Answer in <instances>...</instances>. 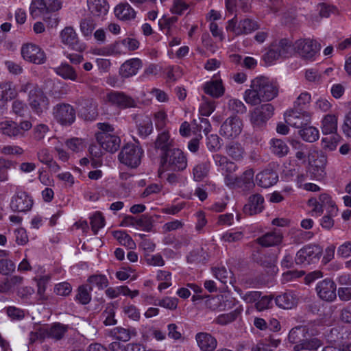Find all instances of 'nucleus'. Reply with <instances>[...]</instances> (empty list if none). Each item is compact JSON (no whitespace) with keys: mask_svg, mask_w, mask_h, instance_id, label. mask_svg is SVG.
<instances>
[{"mask_svg":"<svg viewBox=\"0 0 351 351\" xmlns=\"http://www.w3.org/2000/svg\"><path fill=\"white\" fill-rule=\"evenodd\" d=\"M90 225L94 234L96 235L99 230L105 226V219L101 213L97 212L90 217Z\"/></svg>","mask_w":351,"mask_h":351,"instance_id":"56","label":"nucleus"},{"mask_svg":"<svg viewBox=\"0 0 351 351\" xmlns=\"http://www.w3.org/2000/svg\"><path fill=\"white\" fill-rule=\"evenodd\" d=\"M113 237L119 242L121 245H124L130 249H132L136 246V244L132 237L124 231H114Z\"/></svg>","mask_w":351,"mask_h":351,"instance_id":"48","label":"nucleus"},{"mask_svg":"<svg viewBox=\"0 0 351 351\" xmlns=\"http://www.w3.org/2000/svg\"><path fill=\"white\" fill-rule=\"evenodd\" d=\"M298 295L293 291H287L275 299L276 304L283 309H291L298 303Z\"/></svg>","mask_w":351,"mask_h":351,"instance_id":"24","label":"nucleus"},{"mask_svg":"<svg viewBox=\"0 0 351 351\" xmlns=\"http://www.w3.org/2000/svg\"><path fill=\"white\" fill-rule=\"evenodd\" d=\"M144 259L146 264L149 266L162 267L165 264V261L159 253L155 254H145L144 255Z\"/></svg>","mask_w":351,"mask_h":351,"instance_id":"55","label":"nucleus"},{"mask_svg":"<svg viewBox=\"0 0 351 351\" xmlns=\"http://www.w3.org/2000/svg\"><path fill=\"white\" fill-rule=\"evenodd\" d=\"M210 166L207 162H202L196 165L193 169V179L196 182H200L208 174Z\"/></svg>","mask_w":351,"mask_h":351,"instance_id":"46","label":"nucleus"},{"mask_svg":"<svg viewBox=\"0 0 351 351\" xmlns=\"http://www.w3.org/2000/svg\"><path fill=\"white\" fill-rule=\"evenodd\" d=\"M258 28V23L248 18L238 21L237 18L234 17L228 21L226 26L227 31L232 32L236 36L249 34Z\"/></svg>","mask_w":351,"mask_h":351,"instance_id":"10","label":"nucleus"},{"mask_svg":"<svg viewBox=\"0 0 351 351\" xmlns=\"http://www.w3.org/2000/svg\"><path fill=\"white\" fill-rule=\"evenodd\" d=\"M228 107L229 110L234 114H243L247 110L245 104L237 99H230L228 101Z\"/></svg>","mask_w":351,"mask_h":351,"instance_id":"60","label":"nucleus"},{"mask_svg":"<svg viewBox=\"0 0 351 351\" xmlns=\"http://www.w3.org/2000/svg\"><path fill=\"white\" fill-rule=\"evenodd\" d=\"M114 12L117 19L123 21L134 19L136 14L134 9L126 1L117 5Z\"/></svg>","mask_w":351,"mask_h":351,"instance_id":"27","label":"nucleus"},{"mask_svg":"<svg viewBox=\"0 0 351 351\" xmlns=\"http://www.w3.org/2000/svg\"><path fill=\"white\" fill-rule=\"evenodd\" d=\"M284 235L278 229L269 231L256 240V243L264 247L278 246L282 243Z\"/></svg>","mask_w":351,"mask_h":351,"instance_id":"20","label":"nucleus"},{"mask_svg":"<svg viewBox=\"0 0 351 351\" xmlns=\"http://www.w3.org/2000/svg\"><path fill=\"white\" fill-rule=\"evenodd\" d=\"M292 47V43L287 38L274 41L269 45L263 59L267 64H271L280 58L291 56Z\"/></svg>","mask_w":351,"mask_h":351,"instance_id":"4","label":"nucleus"},{"mask_svg":"<svg viewBox=\"0 0 351 351\" xmlns=\"http://www.w3.org/2000/svg\"><path fill=\"white\" fill-rule=\"evenodd\" d=\"M152 117L157 130H164L169 123L167 112L164 109H159L154 112Z\"/></svg>","mask_w":351,"mask_h":351,"instance_id":"43","label":"nucleus"},{"mask_svg":"<svg viewBox=\"0 0 351 351\" xmlns=\"http://www.w3.org/2000/svg\"><path fill=\"white\" fill-rule=\"evenodd\" d=\"M215 165L219 168L223 175L233 173L238 169L237 165L229 160L226 156L215 154L214 156Z\"/></svg>","mask_w":351,"mask_h":351,"instance_id":"29","label":"nucleus"},{"mask_svg":"<svg viewBox=\"0 0 351 351\" xmlns=\"http://www.w3.org/2000/svg\"><path fill=\"white\" fill-rule=\"evenodd\" d=\"M89 285L90 290H93V287L98 289H104L108 286V280L105 275L97 274L90 276L87 280Z\"/></svg>","mask_w":351,"mask_h":351,"instance_id":"44","label":"nucleus"},{"mask_svg":"<svg viewBox=\"0 0 351 351\" xmlns=\"http://www.w3.org/2000/svg\"><path fill=\"white\" fill-rule=\"evenodd\" d=\"M32 198L25 191H17L12 197L10 206L12 211L26 213L33 206Z\"/></svg>","mask_w":351,"mask_h":351,"instance_id":"16","label":"nucleus"},{"mask_svg":"<svg viewBox=\"0 0 351 351\" xmlns=\"http://www.w3.org/2000/svg\"><path fill=\"white\" fill-rule=\"evenodd\" d=\"M15 95V90L10 82H0V99L6 101L12 99Z\"/></svg>","mask_w":351,"mask_h":351,"instance_id":"47","label":"nucleus"},{"mask_svg":"<svg viewBox=\"0 0 351 351\" xmlns=\"http://www.w3.org/2000/svg\"><path fill=\"white\" fill-rule=\"evenodd\" d=\"M215 101L203 96L202 101L199 107V112L202 116L208 117L215 110Z\"/></svg>","mask_w":351,"mask_h":351,"instance_id":"49","label":"nucleus"},{"mask_svg":"<svg viewBox=\"0 0 351 351\" xmlns=\"http://www.w3.org/2000/svg\"><path fill=\"white\" fill-rule=\"evenodd\" d=\"M227 154L236 161L243 158L245 151L242 145L237 142H232L226 145Z\"/></svg>","mask_w":351,"mask_h":351,"instance_id":"40","label":"nucleus"},{"mask_svg":"<svg viewBox=\"0 0 351 351\" xmlns=\"http://www.w3.org/2000/svg\"><path fill=\"white\" fill-rule=\"evenodd\" d=\"M178 19V17L174 16H163L158 21L159 27L166 35L171 36L173 34V32L176 28Z\"/></svg>","mask_w":351,"mask_h":351,"instance_id":"33","label":"nucleus"},{"mask_svg":"<svg viewBox=\"0 0 351 351\" xmlns=\"http://www.w3.org/2000/svg\"><path fill=\"white\" fill-rule=\"evenodd\" d=\"M203 89L206 94L213 98H219L223 95L225 88L222 80L217 77H213L210 81L203 85Z\"/></svg>","mask_w":351,"mask_h":351,"instance_id":"26","label":"nucleus"},{"mask_svg":"<svg viewBox=\"0 0 351 351\" xmlns=\"http://www.w3.org/2000/svg\"><path fill=\"white\" fill-rule=\"evenodd\" d=\"M54 72L64 80L76 81L77 75L75 70L67 63H62L59 66L53 69Z\"/></svg>","mask_w":351,"mask_h":351,"instance_id":"36","label":"nucleus"},{"mask_svg":"<svg viewBox=\"0 0 351 351\" xmlns=\"http://www.w3.org/2000/svg\"><path fill=\"white\" fill-rule=\"evenodd\" d=\"M28 102L32 110L38 116L47 112L49 107V99L40 88L31 89Z\"/></svg>","mask_w":351,"mask_h":351,"instance_id":"11","label":"nucleus"},{"mask_svg":"<svg viewBox=\"0 0 351 351\" xmlns=\"http://www.w3.org/2000/svg\"><path fill=\"white\" fill-rule=\"evenodd\" d=\"M242 129V121L238 117H230L222 123L219 133L226 138L233 139L239 136Z\"/></svg>","mask_w":351,"mask_h":351,"instance_id":"14","label":"nucleus"},{"mask_svg":"<svg viewBox=\"0 0 351 351\" xmlns=\"http://www.w3.org/2000/svg\"><path fill=\"white\" fill-rule=\"evenodd\" d=\"M237 292L239 293L241 298L246 302V303H256L258 300L260 299L261 295V293L257 291H250L246 293H243L241 290H237Z\"/></svg>","mask_w":351,"mask_h":351,"instance_id":"62","label":"nucleus"},{"mask_svg":"<svg viewBox=\"0 0 351 351\" xmlns=\"http://www.w3.org/2000/svg\"><path fill=\"white\" fill-rule=\"evenodd\" d=\"M274 107L265 104L254 108L250 112V119L254 127H261L273 116Z\"/></svg>","mask_w":351,"mask_h":351,"instance_id":"12","label":"nucleus"},{"mask_svg":"<svg viewBox=\"0 0 351 351\" xmlns=\"http://www.w3.org/2000/svg\"><path fill=\"white\" fill-rule=\"evenodd\" d=\"M311 121V114L306 110H291L286 117V122L291 126L301 129L309 125Z\"/></svg>","mask_w":351,"mask_h":351,"instance_id":"19","label":"nucleus"},{"mask_svg":"<svg viewBox=\"0 0 351 351\" xmlns=\"http://www.w3.org/2000/svg\"><path fill=\"white\" fill-rule=\"evenodd\" d=\"M153 226L154 221L151 217L143 215L139 218H137L136 228L150 232L152 230Z\"/></svg>","mask_w":351,"mask_h":351,"instance_id":"53","label":"nucleus"},{"mask_svg":"<svg viewBox=\"0 0 351 351\" xmlns=\"http://www.w3.org/2000/svg\"><path fill=\"white\" fill-rule=\"evenodd\" d=\"M45 338H47L46 327L37 326L29 334V343L32 344L37 341H43Z\"/></svg>","mask_w":351,"mask_h":351,"instance_id":"54","label":"nucleus"},{"mask_svg":"<svg viewBox=\"0 0 351 351\" xmlns=\"http://www.w3.org/2000/svg\"><path fill=\"white\" fill-rule=\"evenodd\" d=\"M187 158L178 148H173L164 153L161 158V165L158 169L160 178L167 171H182L187 167Z\"/></svg>","mask_w":351,"mask_h":351,"instance_id":"3","label":"nucleus"},{"mask_svg":"<svg viewBox=\"0 0 351 351\" xmlns=\"http://www.w3.org/2000/svg\"><path fill=\"white\" fill-rule=\"evenodd\" d=\"M264 197L258 193L253 194L248 198L243 206V213L252 216L261 213L264 208Z\"/></svg>","mask_w":351,"mask_h":351,"instance_id":"22","label":"nucleus"},{"mask_svg":"<svg viewBox=\"0 0 351 351\" xmlns=\"http://www.w3.org/2000/svg\"><path fill=\"white\" fill-rule=\"evenodd\" d=\"M88 8L94 16H105L109 10V4L106 0H87Z\"/></svg>","mask_w":351,"mask_h":351,"instance_id":"28","label":"nucleus"},{"mask_svg":"<svg viewBox=\"0 0 351 351\" xmlns=\"http://www.w3.org/2000/svg\"><path fill=\"white\" fill-rule=\"evenodd\" d=\"M153 124L150 119L143 120L137 125L138 134L142 138H146L153 132Z\"/></svg>","mask_w":351,"mask_h":351,"instance_id":"52","label":"nucleus"},{"mask_svg":"<svg viewBox=\"0 0 351 351\" xmlns=\"http://www.w3.org/2000/svg\"><path fill=\"white\" fill-rule=\"evenodd\" d=\"M278 85L268 77L259 76L251 82L250 88L245 90L243 99L251 106L260 104L263 101H269L277 97Z\"/></svg>","mask_w":351,"mask_h":351,"instance_id":"1","label":"nucleus"},{"mask_svg":"<svg viewBox=\"0 0 351 351\" xmlns=\"http://www.w3.org/2000/svg\"><path fill=\"white\" fill-rule=\"evenodd\" d=\"M339 140L340 136L338 135L323 138L322 140V145L325 150L333 151L336 149Z\"/></svg>","mask_w":351,"mask_h":351,"instance_id":"64","label":"nucleus"},{"mask_svg":"<svg viewBox=\"0 0 351 351\" xmlns=\"http://www.w3.org/2000/svg\"><path fill=\"white\" fill-rule=\"evenodd\" d=\"M60 36L62 43L69 48L80 52L85 49L84 44L80 43L77 33L72 27H64L61 31Z\"/></svg>","mask_w":351,"mask_h":351,"instance_id":"18","label":"nucleus"},{"mask_svg":"<svg viewBox=\"0 0 351 351\" xmlns=\"http://www.w3.org/2000/svg\"><path fill=\"white\" fill-rule=\"evenodd\" d=\"M143 153L139 145L128 143L122 147L118 158L120 162L125 166L136 168L141 164Z\"/></svg>","mask_w":351,"mask_h":351,"instance_id":"5","label":"nucleus"},{"mask_svg":"<svg viewBox=\"0 0 351 351\" xmlns=\"http://www.w3.org/2000/svg\"><path fill=\"white\" fill-rule=\"evenodd\" d=\"M172 143L173 141L170 138L169 132L165 130L158 134L155 141V147L165 153L171 149Z\"/></svg>","mask_w":351,"mask_h":351,"instance_id":"34","label":"nucleus"},{"mask_svg":"<svg viewBox=\"0 0 351 351\" xmlns=\"http://www.w3.org/2000/svg\"><path fill=\"white\" fill-rule=\"evenodd\" d=\"M189 7V4L185 0H173L170 11L173 14L182 15Z\"/></svg>","mask_w":351,"mask_h":351,"instance_id":"58","label":"nucleus"},{"mask_svg":"<svg viewBox=\"0 0 351 351\" xmlns=\"http://www.w3.org/2000/svg\"><path fill=\"white\" fill-rule=\"evenodd\" d=\"M52 116L56 123L62 126L68 127L75 122L76 112L71 104L61 102L53 107Z\"/></svg>","mask_w":351,"mask_h":351,"instance_id":"6","label":"nucleus"},{"mask_svg":"<svg viewBox=\"0 0 351 351\" xmlns=\"http://www.w3.org/2000/svg\"><path fill=\"white\" fill-rule=\"evenodd\" d=\"M318 297L326 302H332L337 298V285L330 279L326 278L319 281L315 288Z\"/></svg>","mask_w":351,"mask_h":351,"instance_id":"17","label":"nucleus"},{"mask_svg":"<svg viewBox=\"0 0 351 351\" xmlns=\"http://www.w3.org/2000/svg\"><path fill=\"white\" fill-rule=\"evenodd\" d=\"M69 326L60 323H55L50 327H46L47 338H52L55 340L62 339L67 332Z\"/></svg>","mask_w":351,"mask_h":351,"instance_id":"37","label":"nucleus"},{"mask_svg":"<svg viewBox=\"0 0 351 351\" xmlns=\"http://www.w3.org/2000/svg\"><path fill=\"white\" fill-rule=\"evenodd\" d=\"M21 53L25 60L34 64H41L46 61L44 51L38 45L33 43L23 45Z\"/></svg>","mask_w":351,"mask_h":351,"instance_id":"13","label":"nucleus"},{"mask_svg":"<svg viewBox=\"0 0 351 351\" xmlns=\"http://www.w3.org/2000/svg\"><path fill=\"white\" fill-rule=\"evenodd\" d=\"M107 101L112 106L121 109L135 108L137 101L124 92L111 90L106 95Z\"/></svg>","mask_w":351,"mask_h":351,"instance_id":"15","label":"nucleus"},{"mask_svg":"<svg viewBox=\"0 0 351 351\" xmlns=\"http://www.w3.org/2000/svg\"><path fill=\"white\" fill-rule=\"evenodd\" d=\"M178 299L176 298L172 297H165L158 300L157 304L155 305H158L159 306L163 307L165 308L173 311L176 310L178 307Z\"/></svg>","mask_w":351,"mask_h":351,"instance_id":"61","label":"nucleus"},{"mask_svg":"<svg viewBox=\"0 0 351 351\" xmlns=\"http://www.w3.org/2000/svg\"><path fill=\"white\" fill-rule=\"evenodd\" d=\"M97 141L107 152L114 153L120 147L121 139L115 134L106 136L104 133H96Z\"/></svg>","mask_w":351,"mask_h":351,"instance_id":"21","label":"nucleus"},{"mask_svg":"<svg viewBox=\"0 0 351 351\" xmlns=\"http://www.w3.org/2000/svg\"><path fill=\"white\" fill-rule=\"evenodd\" d=\"M310 171L316 180H322L326 174V158L323 156L319 160H315L314 163L311 165Z\"/></svg>","mask_w":351,"mask_h":351,"instance_id":"41","label":"nucleus"},{"mask_svg":"<svg viewBox=\"0 0 351 351\" xmlns=\"http://www.w3.org/2000/svg\"><path fill=\"white\" fill-rule=\"evenodd\" d=\"M311 101V94L308 92L302 93L294 102L293 109L298 110H306Z\"/></svg>","mask_w":351,"mask_h":351,"instance_id":"50","label":"nucleus"},{"mask_svg":"<svg viewBox=\"0 0 351 351\" xmlns=\"http://www.w3.org/2000/svg\"><path fill=\"white\" fill-rule=\"evenodd\" d=\"M32 128V123L28 120H23L18 123L12 120L0 122V132L5 136L12 138H22L25 132Z\"/></svg>","mask_w":351,"mask_h":351,"instance_id":"7","label":"nucleus"},{"mask_svg":"<svg viewBox=\"0 0 351 351\" xmlns=\"http://www.w3.org/2000/svg\"><path fill=\"white\" fill-rule=\"evenodd\" d=\"M308 330L305 326H298L293 328L289 332L288 341L295 344L293 351L317 350L322 345L321 341L316 339H308Z\"/></svg>","mask_w":351,"mask_h":351,"instance_id":"2","label":"nucleus"},{"mask_svg":"<svg viewBox=\"0 0 351 351\" xmlns=\"http://www.w3.org/2000/svg\"><path fill=\"white\" fill-rule=\"evenodd\" d=\"M322 254V248L317 245H306L296 254L295 263L298 265H309L319 261Z\"/></svg>","mask_w":351,"mask_h":351,"instance_id":"9","label":"nucleus"},{"mask_svg":"<svg viewBox=\"0 0 351 351\" xmlns=\"http://www.w3.org/2000/svg\"><path fill=\"white\" fill-rule=\"evenodd\" d=\"M123 312L125 316L134 321H138L141 318L139 309L134 304H128L123 306Z\"/></svg>","mask_w":351,"mask_h":351,"instance_id":"59","label":"nucleus"},{"mask_svg":"<svg viewBox=\"0 0 351 351\" xmlns=\"http://www.w3.org/2000/svg\"><path fill=\"white\" fill-rule=\"evenodd\" d=\"M96 27V23L92 19H84L80 23V30L83 36H91L93 30Z\"/></svg>","mask_w":351,"mask_h":351,"instance_id":"57","label":"nucleus"},{"mask_svg":"<svg viewBox=\"0 0 351 351\" xmlns=\"http://www.w3.org/2000/svg\"><path fill=\"white\" fill-rule=\"evenodd\" d=\"M299 135L305 141L313 143L318 140L319 132L317 128L309 125H305L299 130Z\"/></svg>","mask_w":351,"mask_h":351,"instance_id":"38","label":"nucleus"},{"mask_svg":"<svg viewBox=\"0 0 351 351\" xmlns=\"http://www.w3.org/2000/svg\"><path fill=\"white\" fill-rule=\"evenodd\" d=\"M278 180V175L271 168H267L256 176V182L262 188H269L274 185Z\"/></svg>","mask_w":351,"mask_h":351,"instance_id":"23","label":"nucleus"},{"mask_svg":"<svg viewBox=\"0 0 351 351\" xmlns=\"http://www.w3.org/2000/svg\"><path fill=\"white\" fill-rule=\"evenodd\" d=\"M294 51L300 58L306 60H314L321 46L316 40L311 38L299 39L293 45Z\"/></svg>","mask_w":351,"mask_h":351,"instance_id":"8","label":"nucleus"},{"mask_svg":"<svg viewBox=\"0 0 351 351\" xmlns=\"http://www.w3.org/2000/svg\"><path fill=\"white\" fill-rule=\"evenodd\" d=\"M338 117L334 114H328L322 121L321 129L324 135L335 134L337 131Z\"/></svg>","mask_w":351,"mask_h":351,"instance_id":"31","label":"nucleus"},{"mask_svg":"<svg viewBox=\"0 0 351 351\" xmlns=\"http://www.w3.org/2000/svg\"><path fill=\"white\" fill-rule=\"evenodd\" d=\"M136 334V332L134 328L129 329L121 326L114 327L110 332V335L112 337L123 342L128 341L132 336H135Z\"/></svg>","mask_w":351,"mask_h":351,"instance_id":"32","label":"nucleus"},{"mask_svg":"<svg viewBox=\"0 0 351 351\" xmlns=\"http://www.w3.org/2000/svg\"><path fill=\"white\" fill-rule=\"evenodd\" d=\"M48 10L43 0H32L29 7V14L33 19L44 16Z\"/></svg>","mask_w":351,"mask_h":351,"instance_id":"39","label":"nucleus"},{"mask_svg":"<svg viewBox=\"0 0 351 351\" xmlns=\"http://www.w3.org/2000/svg\"><path fill=\"white\" fill-rule=\"evenodd\" d=\"M195 340L202 351H213L217 346L216 338L208 332H197L195 335Z\"/></svg>","mask_w":351,"mask_h":351,"instance_id":"25","label":"nucleus"},{"mask_svg":"<svg viewBox=\"0 0 351 351\" xmlns=\"http://www.w3.org/2000/svg\"><path fill=\"white\" fill-rule=\"evenodd\" d=\"M254 172L252 169L245 170L242 175L238 176L239 188L243 191H249L254 186Z\"/></svg>","mask_w":351,"mask_h":351,"instance_id":"35","label":"nucleus"},{"mask_svg":"<svg viewBox=\"0 0 351 351\" xmlns=\"http://www.w3.org/2000/svg\"><path fill=\"white\" fill-rule=\"evenodd\" d=\"M66 147L75 153L83 151L85 148V143L82 138L73 137L65 141Z\"/></svg>","mask_w":351,"mask_h":351,"instance_id":"51","label":"nucleus"},{"mask_svg":"<svg viewBox=\"0 0 351 351\" xmlns=\"http://www.w3.org/2000/svg\"><path fill=\"white\" fill-rule=\"evenodd\" d=\"M142 66L141 60L133 58L125 61L120 68V74L123 77L128 78L136 75Z\"/></svg>","mask_w":351,"mask_h":351,"instance_id":"30","label":"nucleus"},{"mask_svg":"<svg viewBox=\"0 0 351 351\" xmlns=\"http://www.w3.org/2000/svg\"><path fill=\"white\" fill-rule=\"evenodd\" d=\"M273 306V298L270 295H265L260 297L257 302L255 304V308L258 311H263L268 309Z\"/></svg>","mask_w":351,"mask_h":351,"instance_id":"63","label":"nucleus"},{"mask_svg":"<svg viewBox=\"0 0 351 351\" xmlns=\"http://www.w3.org/2000/svg\"><path fill=\"white\" fill-rule=\"evenodd\" d=\"M240 313V310L235 309L230 313L221 314L214 319L213 322L221 326L229 324L236 320Z\"/></svg>","mask_w":351,"mask_h":351,"instance_id":"45","label":"nucleus"},{"mask_svg":"<svg viewBox=\"0 0 351 351\" xmlns=\"http://www.w3.org/2000/svg\"><path fill=\"white\" fill-rule=\"evenodd\" d=\"M270 145L271 152L278 157H283L286 156L289 151V148L287 143L281 139H271Z\"/></svg>","mask_w":351,"mask_h":351,"instance_id":"42","label":"nucleus"}]
</instances>
